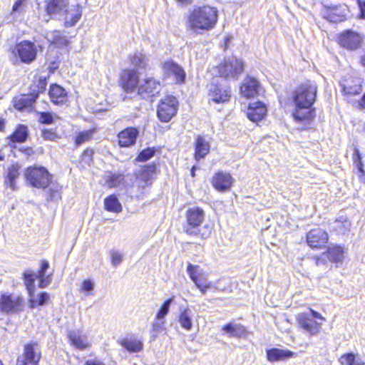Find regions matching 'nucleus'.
I'll list each match as a JSON object with an SVG mask.
<instances>
[{
  "mask_svg": "<svg viewBox=\"0 0 365 365\" xmlns=\"http://www.w3.org/2000/svg\"><path fill=\"white\" fill-rule=\"evenodd\" d=\"M93 153H94V152H93V149H91V148L86 149L82 154V160L86 164H90V163L93 160Z\"/></svg>",
  "mask_w": 365,
  "mask_h": 365,
  "instance_id": "55",
  "label": "nucleus"
},
{
  "mask_svg": "<svg viewBox=\"0 0 365 365\" xmlns=\"http://www.w3.org/2000/svg\"><path fill=\"white\" fill-rule=\"evenodd\" d=\"M48 299H49V295L48 294V293H46L45 292H41L38 295L37 299H31V307L34 308L36 306V304L43 306L46 304V302H48Z\"/></svg>",
  "mask_w": 365,
  "mask_h": 365,
  "instance_id": "46",
  "label": "nucleus"
},
{
  "mask_svg": "<svg viewBox=\"0 0 365 365\" xmlns=\"http://www.w3.org/2000/svg\"><path fill=\"white\" fill-rule=\"evenodd\" d=\"M46 38L51 45H54L57 48H61L67 47L69 44V41L67 39L66 36L62 35L61 31L57 30L48 32Z\"/></svg>",
  "mask_w": 365,
  "mask_h": 365,
  "instance_id": "28",
  "label": "nucleus"
},
{
  "mask_svg": "<svg viewBox=\"0 0 365 365\" xmlns=\"http://www.w3.org/2000/svg\"><path fill=\"white\" fill-rule=\"evenodd\" d=\"M48 94L51 101L57 105L63 103L67 96L66 90L58 84L51 86Z\"/></svg>",
  "mask_w": 365,
  "mask_h": 365,
  "instance_id": "27",
  "label": "nucleus"
},
{
  "mask_svg": "<svg viewBox=\"0 0 365 365\" xmlns=\"http://www.w3.org/2000/svg\"><path fill=\"white\" fill-rule=\"evenodd\" d=\"M233 182L232 175L223 171H219L215 174L212 179V185L215 189L220 192L230 190Z\"/></svg>",
  "mask_w": 365,
  "mask_h": 365,
  "instance_id": "17",
  "label": "nucleus"
},
{
  "mask_svg": "<svg viewBox=\"0 0 365 365\" xmlns=\"http://www.w3.org/2000/svg\"><path fill=\"white\" fill-rule=\"evenodd\" d=\"M156 166L154 163L142 167L136 174L135 184L133 189L137 187L135 197L143 199L147 187L151 185L153 175L155 173Z\"/></svg>",
  "mask_w": 365,
  "mask_h": 365,
  "instance_id": "5",
  "label": "nucleus"
},
{
  "mask_svg": "<svg viewBox=\"0 0 365 365\" xmlns=\"http://www.w3.org/2000/svg\"><path fill=\"white\" fill-rule=\"evenodd\" d=\"M104 205L106 210L115 213H119L123 210L120 202L114 195H110L104 200Z\"/></svg>",
  "mask_w": 365,
  "mask_h": 365,
  "instance_id": "32",
  "label": "nucleus"
},
{
  "mask_svg": "<svg viewBox=\"0 0 365 365\" xmlns=\"http://www.w3.org/2000/svg\"><path fill=\"white\" fill-rule=\"evenodd\" d=\"M37 99L36 94L24 95L21 97L14 98V106L16 109L23 111L26 109H30L32 108L34 103Z\"/></svg>",
  "mask_w": 365,
  "mask_h": 365,
  "instance_id": "25",
  "label": "nucleus"
},
{
  "mask_svg": "<svg viewBox=\"0 0 365 365\" xmlns=\"http://www.w3.org/2000/svg\"><path fill=\"white\" fill-rule=\"evenodd\" d=\"M47 86V81L46 78L39 77L37 80L34 81L33 83L30 87V93L31 94H36L37 98L38 94L45 91Z\"/></svg>",
  "mask_w": 365,
  "mask_h": 365,
  "instance_id": "37",
  "label": "nucleus"
},
{
  "mask_svg": "<svg viewBox=\"0 0 365 365\" xmlns=\"http://www.w3.org/2000/svg\"><path fill=\"white\" fill-rule=\"evenodd\" d=\"M46 14L52 18L59 16L69 5V0H46Z\"/></svg>",
  "mask_w": 365,
  "mask_h": 365,
  "instance_id": "22",
  "label": "nucleus"
},
{
  "mask_svg": "<svg viewBox=\"0 0 365 365\" xmlns=\"http://www.w3.org/2000/svg\"><path fill=\"white\" fill-rule=\"evenodd\" d=\"M23 299L12 294H2L0 298V309L2 312H17L22 309Z\"/></svg>",
  "mask_w": 365,
  "mask_h": 365,
  "instance_id": "16",
  "label": "nucleus"
},
{
  "mask_svg": "<svg viewBox=\"0 0 365 365\" xmlns=\"http://www.w3.org/2000/svg\"><path fill=\"white\" fill-rule=\"evenodd\" d=\"M359 6L360 9V17L361 19H365V0H358Z\"/></svg>",
  "mask_w": 365,
  "mask_h": 365,
  "instance_id": "59",
  "label": "nucleus"
},
{
  "mask_svg": "<svg viewBox=\"0 0 365 365\" xmlns=\"http://www.w3.org/2000/svg\"><path fill=\"white\" fill-rule=\"evenodd\" d=\"M105 185L109 188L115 187L124 180V175L120 173H108L103 176Z\"/></svg>",
  "mask_w": 365,
  "mask_h": 365,
  "instance_id": "34",
  "label": "nucleus"
},
{
  "mask_svg": "<svg viewBox=\"0 0 365 365\" xmlns=\"http://www.w3.org/2000/svg\"><path fill=\"white\" fill-rule=\"evenodd\" d=\"M161 90L160 83L155 78L150 77L140 81L138 86V95L143 99L155 96Z\"/></svg>",
  "mask_w": 365,
  "mask_h": 365,
  "instance_id": "12",
  "label": "nucleus"
},
{
  "mask_svg": "<svg viewBox=\"0 0 365 365\" xmlns=\"http://www.w3.org/2000/svg\"><path fill=\"white\" fill-rule=\"evenodd\" d=\"M139 134L138 128L134 127H128L118 135V144L120 147H130L135 145Z\"/></svg>",
  "mask_w": 365,
  "mask_h": 365,
  "instance_id": "19",
  "label": "nucleus"
},
{
  "mask_svg": "<svg viewBox=\"0 0 365 365\" xmlns=\"http://www.w3.org/2000/svg\"><path fill=\"white\" fill-rule=\"evenodd\" d=\"M242 71V61L234 56L228 58L219 66V73L225 79H237Z\"/></svg>",
  "mask_w": 365,
  "mask_h": 365,
  "instance_id": "9",
  "label": "nucleus"
},
{
  "mask_svg": "<svg viewBox=\"0 0 365 365\" xmlns=\"http://www.w3.org/2000/svg\"><path fill=\"white\" fill-rule=\"evenodd\" d=\"M223 329L232 336L241 337L246 332L245 328L242 325L232 323L227 324Z\"/></svg>",
  "mask_w": 365,
  "mask_h": 365,
  "instance_id": "38",
  "label": "nucleus"
},
{
  "mask_svg": "<svg viewBox=\"0 0 365 365\" xmlns=\"http://www.w3.org/2000/svg\"><path fill=\"white\" fill-rule=\"evenodd\" d=\"M94 133V130H88L80 132L76 138L75 143L78 146L87 141H89L93 138Z\"/></svg>",
  "mask_w": 365,
  "mask_h": 365,
  "instance_id": "43",
  "label": "nucleus"
},
{
  "mask_svg": "<svg viewBox=\"0 0 365 365\" xmlns=\"http://www.w3.org/2000/svg\"><path fill=\"white\" fill-rule=\"evenodd\" d=\"M18 55L21 61L30 63L36 58L37 49L35 44L29 41H24L16 46Z\"/></svg>",
  "mask_w": 365,
  "mask_h": 365,
  "instance_id": "15",
  "label": "nucleus"
},
{
  "mask_svg": "<svg viewBox=\"0 0 365 365\" xmlns=\"http://www.w3.org/2000/svg\"><path fill=\"white\" fill-rule=\"evenodd\" d=\"M93 282L90 279H86L82 284V289L85 292H91L93 289Z\"/></svg>",
  "mask_w": 365,
  "mask_h": 365,
  "instance_id": "56",
  "label": "nucleus"
},
{
  "mask_svg": "<svg viewBox=\"0 0 365 365\" xmlns=\"http://www.w3.org/2000/svg\"><path fill=\"white\" fill-rule=\"evenodd\" d=\"M354 160V163H355L356 165V167L357 168V169L359 170V171L361 173H364V170L363 168V163H362V160L361 159H359V160Z\"/></svg>",
  "mask_w": 365,
  "mask_h": 365,
  "instance_id": "61",
  "label": "nucleus"
},
{
  "mask_svg": "<svg viewBox=\"0 0 365 365\" xmlns=\"http://www.w3.org/2000/svg\"><path fill=\"white\" fill-rule=\"evenodd\" d=\"M82 16V7L79 4L68 6L59 16L63 19V26L66 28L74 26Z\"/></svg>",
  "mask_w": 365,
  "mask_h": 365,
  "instance_id": "14",
  "label": "nucleus"
},
{
  "mask_svg": "<svg viewBox=\"0 0 365 365\" xmlns=\"http://www.w3.org/2000/svg\"><path fill=\"white\" fill-rule=\"evenodd\" d=\"M119 344L131 353H138L140 351L143 347L142 340L134 335H128L120 339Z\"/></svg>",
  "mask_w": 365,
  "mask_h": 365,
  "instance_id": "23",
  "label": "nucleus"
},
{
  "mask_svg": "<svg viewBox=\"0 0 365 365\" xmlns=\"http://www.w3.org/2000/svg\"><path fill=\"white\" fill-rule=\"evenodd\" d=\"M178 101L173 96L162 98L157 107V117L162 123H168L176 115Z\"/></svg>",
  "mask_w": 365,
  "mask_h": 365,
  "instance_id": "6",
  "label": "nucleus"
},
{
  "mask_svg": "<svg viewBox=\"0 0 365 365\" xmlns=\"http://www.w3.org/2000/svg\"><path fill=\"white\" fill-rule=\"evenodd\" d=\"M68 338L71 344L79 349H85L88 346V343L86 338L82 335V331H71L68 333Z\"/></svg>",
  "mask_w": 365,
  "mask_h": 365,
  "instance_id": "29",
  "label": "nucleus"
},
{
  "mask_svg": "<svg viewBox=\"0 0 365 365\" xmlns=\"http://www.w3.org/2000/svg\"><path fill=\"white\" fill-rule=\"evenodd\" d=\"M314 259L317 266L326 265L327 262L329 260V256L326 252H324L320 256H314Z\"/></svg>",
  "mask_w": 365,
  "mask_h": 365,
  "instance_id": "53",
  "label": "nucleus"
},
{
  "mask_svg": "<svg viewBox=\"0 0 365 365\" xmlns=\"http://www.w3.org/2000/svg\"><path fill=\"white\" fill-rule=\"evenodd\" d=\"M173 302V297L169 298L164 302L157 313V319H162L168 314Z\"/></svg>",
  "mask_w": 365,
  "mask_h": 365,
  "instance_id": "45",
  "label": "nucleus"
},
{
  "mask_svg": "<svg viewBox=\"0 0 365 365\" xmlns=\"http://www.w3.org/2000/svg\"><path fill=\"white\" fill-rule=\"evenodd\" d=\"M210 143L201 135L196 138L195 143V158L200 160L204 158L210 152Z\"/></svg>",
  "mask_w": 365,
  "mask_h": 365,
  "instance_id": "24",
  "label": "nucleus"
},
{
  "mask_svg": "<svg viewBox=\"0 0 365 365\" xmlns=\"http://www.w3.org/2000/svg\"><path fill=\"white\" fill-rule=\"evenodd\" d=\"M41 136L44 140L51 141L56 140L59 138L58 134L53 130L50 129L42 130Z\"/></svg>",
  "mask_w": 365,
  "mask_h": 365,
  "instance_id": "49",
  "label": "nucleus"
},
{
  "mask_svg": "<svg viewBox=\"0 0 365 365\" xmlns=\"http://www.w3.org/2000/svg\"><path fill=\"white\" fill-rule=\"evenodd\" d=\"M153 329L154 331H160L163 330L162 324L158 322H155L153 324Z\"/></svg>",
  "mask_w": 365,
  "mask_h": 365,
  "instance_id": "63",
  "label": "nucleus"
},
{
  "mask_svg": "<svg viewBox=\"0 0 365 365\" xmlns=\"http://www.w3.org/2000/svg\"><path fill=\"white\" fill-rule=\"evenodd\" d=\"M139 83V75L137 70L127 68L121 71L120 83L126 93L134 92L138 88Z\"/></svg>",
  "mask_w": 365,
  "mask_h": 365,
  "instance_id": "11",
  "label": "nucleus"
},
{
  "mask_svg": "<svg viewBox=\"0 0 365 365\" xmlns=\"http://www.w3.org/2000/svg\"><path fill=\"white\" fill-rule=\"evenodd\" d=\"M187 272L192 282H194L202 275L199 270V267L197 265H193L190 263H189L187 267Z\"/></svg>",
  "mask_w": 365,
  "mask_h": 365,
  "instance_id": "48",
  "label": "nucleus"
},
{
  "mask_svg": "<svg viewBox=\"0 0 365 365\" xmlns=\"http://www.w3.org/2000/svg\"><path fill=\"white\" fill-rule=\"evenodd\" d=\"M39 121L43 124H51L53 122L52 113L49 112L40 113Z\"/></svg>",
  "mask_w": 365,
  "mask_h": 365,
  "instance_id": "52",
  "label": "nucleus"
},
{
  "mask_svg": "<svg viewBox=\"0 0 365 365\" xmlns=\"http://www.w3.org/2000/svg\"><path fill=\"white\" fill-rule=\"evenodd\" d=\"M217 21V10L209 6L195 8L188 18V27L198 32L214 28Z\"/></svg>",
  "mask_w": 365,
  "mask_h": 365,
  "instance_id": "3",
  "label": "nucleus"
},
{
  "mask_svg": "<svg viewBox=\"0 0 365 365\" xmlns=\"http://www.w3.org/2000/svg\"><path fill=\"white\" fill-rule=\"evenodd\" d=\"M326 253L329 256V261L336 263L342 262L344 259V248L339 245L329 247Z\"/></svg>",
  "mask_w": 365,
  "mask_h": 365,
  "instance_id": "33",
  "label": "nucleus"
},
{
  "mask_svg": "<svg viewBox=\"0 0 365 365\" xmlns=\"http://www.w3.org/2000/svg\"><path fill=\"white\" fill-rule=\"evenodd\" d=\"M364 39V35L352 29H346L339 35L338 43L342 48L354 51L362 47Z\"/></svg>",
  "mask_w": 365,
  "mask_h": 365,
  "instance_id": "8",
  "label": "nucleus"
},
{
  "mask_svg": "<svg viewBox=\"0 0 365 365\" xmlns=\"http://www.w3.org/2000/svg\"><path fill=\"white\" fill-rule=\"evenodd\" d=\"M313 318L316 319H325L319 313L309 307L305 308L304 311L299 312L297 315V319L305 320L312 319Z\"/></svg>",
  "mask_w": 365,
  "mask_h": 365,
  "instance_id": "41",
  "label": "nucleus"
},
{
  "mask_svg": "<svg viewBox=\"0 0 365 365\" xmlns=\"http://www.w3.org/2000/svg\"><path fill=\"white\" fill-rule=\"evenodd\" d=\"M29 137L28 128L24 125H19L14 132L9 137L11 143H24Z\"/></svg>",
  "mask_w": 365,
  "mask_h": 365,
  "instance_id": "30",
  "label": "nucleus"
},
{
  "mask_svg": "<svg viewBox=\"0 0 365 365\" xmlns=\"http://www.w3.org/2000/svg\"><path fill=\"white\" fill-rule=\"evenodd\" d=\"M84 365H106L103 362L101 361L98 359H89L87 360Z\"/></svg>",
  "mask_w": 365,
  "mask_h": 365,
  "instance_id": "60",
  "label": "nucleus"
},
{
  "mask_svg": "<svg viewBox=\"0 0 365 365\" xmlns=\"http://www.w3.org/2000/svg\"><path fill=\"white\" fill-rule=\"evenodd\" d=\"M355 359V354L353 353H349L341 356L339 359V361L341 365H353Z\"/></svg>",
  "mask_w": 365,
  "mask_h": 365,
  "instance_id": "50",
  "label": "nucleus"
},
{
  "mask_svg": "<svg viewBox=\"0 0 365 365\" xmlns=\"http://www.w3.org/2000/svg\"><path fill=\"white\" fill-rule=\"evenodd\" d=\"M334 223L336 230L340 234L345 235L348 233L351 230V223L347 218L339 217V218L337 219Z\"/></svg>",
  "mask_w": 365,
  "mask_h": 365,
  "instance_id": "40",
  "label": "nucleus"
},
{
  "mask_svg": "<svg viewBox=\"0 0 365 365\" xmlns=\"http://www.w3.org/2000/svg\"><path fill=\"white\" fill-rule=\"evenodd\" d=\"M205 213L199 207H192L185 212L186 222L182 225L183 232L190 236H195L202 240L208 238L212 232V227L205 221Z\"/></svg>",
  "mask_w": 365,
  "mask_h": 365,
  "instance_id": "2",
  "label": "nucleus"
},
{
  "mask_svg": "<svg viewBox=\"0 0 365 365\" xmlns=\"http://www.w3.org/2000/svg\"><path fill=\"white\" fill-rule=\"evenodd\" d=\"M328 240L327 232L320 228L312 229L307 234V242L312 249L325 247Z\"/></svg>",
  "mask_w": 365,
  "mask_h": 365,
  "instance_id": "13",
  "label": "nucleus"
},
{
  "mask_svg": "<svg viewBox=\"0 0 365 365\" xmlns=\"http://www.w3.org/2000/svg\"><path fill=\"white\" fill-rule=\"evenodd\" d=\"M109 253H110L112 265L115 267H117L118 266H119L121 264V262L123 261V254L121 252L114 250H111Z\"/></svg>",
  "mask_w": 365,
  "mask_h": 365,
  "instance_id": "47",
  "label": "nucleus"
},
{
  "mask_svg": "<svg viewBox=\"0 0 365 365\" xmlns=\"http://www.w3.org/2000/svg\"><path fill=\"white\" fill-rule=\"evenodd\" d=\"M179 322L186 330H190L192 327V321H179Z\"/></svg>",
  "mask_w": 365,
  "mask_h": 365,
  "instance_id": "62",
  "label": "nucleus"
},
{
  "mask_svg": "<svg viewBox=\"0 0 365 365\" xmlns=\"http://www.w3.org/2000/svg\"><path fill=\"white\" fill-rule=\"evenodd\" d=\"M48 268H49L48 262H47L46 260H43L41 264L40 270L38 271V273L37 275H41V277H43L44 274H46V272Z\"/></svg>",
  "mask_w": 365,
  "mask_h": 365,
  "instance_id": "57",
  "label": "nucleus"
},
{
  "mask_svg": "<svg viewBox=\"0 0 365 365\" xmlns=\"http://www.w3.org/2000/svg\"><path fill=\"white\" fill-rule=\"evenodd\" d=\"M19 167L18 165H13L9 168L6 178V182L8 187L13 190L16 189L15 180L19 175Z\"/></svg>",
  "mask_w": 365,
  "mask_h": 365,
  "instance_id": "36",
  "label": "nucleus"
},
{
  "mask_svg": "<svg viewBox=\"0 0 365 365\" xmlns=\"http://www.w3.org/2000/svg\"><path fill=\"white\" fill-rule=\"evenodd\" d=\"M26 0H17L13 6V12H21L22 11L24 3Z\"/></svg>",
  "mask_w": 365,
  "mask_h": 365,
  "instance_id": "58",
  "label": "nucleus"
},
{
  "mask_svg": "<svg viewBox=\"0 0 365 365\" xmlns=\"http://www.w3.org/2000/svg\"><path fill=\"white\" fill-rule=\"evenodd\" d=\"M225 79H213L209 88V100L215 103H223L230 101L231 94Z\"/></svg>",
  "mask_w": 365,
  "mask_h": 365,
  "instance_id": "7",
  "label": "nucleus"
},
{
  "mask_svg": "<svg viewBox=\"0 0 365 365\" xmlns=\"http://www.w3.org/2000/svg\"><path fill=\"white\" fill-rule=\"evenodd\" d=\"M300 327L307 333L317 334L320 329V324L317 321H299Z\"/></svg>",
  "mask_w": 365,
  "mask_h": 365,
  "instance_id": "42",
  "label": "nucleus"
},
{
  "mask_svg": "<svg viewBox=\"0 0 365 365\" xmlns=\"http://www.w3.org/2000/svg\"><path fill=\"white\" fill-rule=\"evenodd\" d=\"M25 175L27 182L31 186L39 189L46 188L52 179V175L44 167L29 168Z\"/></svg>",
  "mask_w": 365,
  "mask_h": 365,
  "instance_id": "4",
  "label": "nucleus"
},
{
  "mask_svg": "<svg viewBox=\"0 0 365 365\" xmlns=\"http://www.w3.org/2000/svg\"><path fill=\"white\" fill-rule=\"evenodd\" d=\"M41 359V353L36 343H31L24 346V354L19 356L16 365H38Z\"/></svg>",
  "mask_w": 365,
  "mask_h": 365,
  "instance_id": "10",
  "label": "nucleus"
},
{
  "mask_svg": "<svg viewBox=\"0 0 365 365\" xmlns=\"http://www.w3.org/2000/svg\"><path fill=\"white\" fill-rule=\"evenodd\" d=\"M267 112L266 106L260 101H257L250 103L247 110V116L251 121L257 123L264 118Z\"/></svg>",
  "mask_w": 365,
  "mask_h": 365,
  "instance_id": "18",
  "label": "nucleus"
},
{
  "mask_svg": "<svg viewBox=\"0 0 365 365\" xmlns=\"http://www.w3.org/2000/svg\"><path fill=\"white\" fill-rule=\"evenodd\" d=\"M317 85L311 81L301 84L293 94L295 110L292 113L297 122L310 121L314 116V110L309 108L314 104L317 97Z\"/></svg>",
  "mask_w": 365,
  "mask_h": 365,
  "instance_id": "1",
  "label": "nucleus"
},
{
  "mask_svg": "<svg viewBox=\"0 0 365 365\" xmlns=\"http://www.w3.org/2000/svg\"><path fill=\"white\" fill-rule=\"evenodd\" d=\"M58 68V63L56 61L51 62L49 64V69L51 72H54Z\"/></svg>",
  "mask_w": 365,
  "mask_h": 365,
  "instance_id": "64",
  "label": "nucleus"
},
{
  "mask_svg": "<svg viewBox=\"0 0 365 365\" xmlns=\"http://www.w3.org/2000/svg\"><path fill=\"white\" fill-rule=\"evenodd\" d=\"M163 70L167 77H175L178 83H183L185 80V73L183 68L172 61L165 62L163 64Z\"/></svg>",
  "mask_w": 365,
  "mask_h": 365,
  "instance_id": "20",
  "label": "nucleus"
},
{
  "mask_svg": "<svg viewBox=\"0 0 365 365\" xmlns=\"http://www.w3.org/2000/svg\"><path fill=\"white\" fill-rule=\"evenodd\" d=\"M38 275L33 271L27 270L24 273V284L31 297H33L34 293V282Z\"/></svg>",
  "mask_w": 365,
  "mask_h": 365,
  "instance_id": "35",
  "label": "nucleus"
},
{
  "mask_svg": "<svg viewBox=\"0 0 365 365\" xmlns=\"http://www.w3.org/2000/svg\"><path fill=\"white\" fill-rule=\"evenodd\" d=\"M129 58L132 66L137 70L144 69L148 66V58L140 52L136 51Z\"/></svg>",
  "mask_w": 365,
  "mask_h": 365,
  "instance_id": "31",
  "label": "nucleus"
},
{
  "mask_svg": "<svg viewBox=\"0 0 365 365\" xmlns=\"http://www.w3.org/2000/svg\"><path fill=\"white\" fill-rule=\"evenodd\" d=\"M38 279H39L38 287L40 288H45L51 282L52 280L51 275L46 276V274H44L43 277H41V275H38Z\"/></svg>",
  "mask_w": 365,
  "mask_h": 365,
  "instance_id": "54",
  "label": "nucleus"
},
{
  "mask_svg": "<svg viewBox=\"0 0 365 365\" xmlns=\"http://www.w3.org/2000/svg\"><path fill=\"white\" fill-rule=\"evenodd\" d=\"M260 83L255 78L248 77L240 86L241 94L247 98L255 96L259 92Z\"/></svg>",
  "mask_w": 365,
  "mask_h": 365,
  "instance_id": "21",
  "label": "nucleus"
},
{
  "mask_svg": "<svg viewBox=\"0 0 365 365\" xmlns=\"http://www.w3.org/2000/svg\"><path fill=\"white\" fill-rule=\"evenodd\" d=\"M342 91L345 95L354 96L358 95L361 92V86L359 80L354 82L353 85H350L349 81H346L345 83L341 84Z\"/></svg>",
  "mask_w": 365,
  "mask_h": 365,
  "instance_id": "39",
  "label": "nucleus"
},
{
  "mask_svg": "<svg viewBox=\"0 0 365 365\" xmlns=\"http://www.w3.org/2000/svg\"><path fill=\"white\" fill-rule=\"evenodd\" d=\"M197 288H211L212 283L203 277L202 274L194 282Z\"/></svg>",
  "mask_w": 365,
  "mask_h": 365,
  "instance_id": "51",
  "label": "nucleus"
},
{
  "mask_svg": "<svg viewBox=\"0 0 365 365\" xmlns=\"http://www.w3.org/2000/svg\"><path fill=\"white\" fill-rule=\"evenodd\" d=\"M156 153V149L153 148H148L140 152L136 158V160L138 162H146L152 158Z\"/></svg>",
  "mask_w": 365,
  "mask_h": 365,
  "instance_id": "44",
  "label": "nucleus"
},
{
  "mask_svg": "<svg viewBox=\"0 0 365 365\" xmlns=\"http://www.w3.org/2000/svg\"><path fill=\"white\" fill-rule=\"evenodd\" d=\"M294 355V352L287 349L273 348L267 350V359L272 362L280 360H285L287 359L292 357Z\"/></svg>",
  "mask_w": 365,
  "mask_h": 365,
  "instance_id": "26",
  "label": "nucleus"
}]
</instances>
